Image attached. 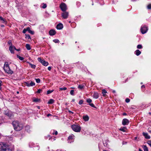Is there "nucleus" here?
Returning a JSON list of instances; mask_svg holds the SVG:
<instances>
[{
	"mask_svg": "<svg viewBox=\"0 0 151 151\" xmlns=\"http://www.w3.org/2000/svg\"><path fill=\"white\" fill-rule=\"evenodd\" d=\"M51 132H52V134H55L56 135H57L58 133L57 131H55L54 130H51Z\"/></svg>",
	"mask_w": 151,
	"mask_h": 151,
	"instance_id": "obj_25",
	"label": "nucleus"
},
{
	"mask_svg": "<svg viewBox=\"0 0 151 151\" xmlns=\"http://www.w3.org/2000/svg\"><path fill=\"white\" fill-rule=\"evenodd\" d=\"M83 103V101L82 100H80L79 102V104L81 105Z\"/></svg>",
	"mask_w": 151,
	"mask_h": 151,
	"instance_id": "obj_44",
	"label": "nucleus"
},
{
	"mask_svg": "<svg viewBox=\"0 0 151 151\" xmlns=\"http://www.w3.org/2000/svg\"><path fill=\"white\" fill-rule=\"evenodd\" d=\"M34 145V144L33 142H30L29 143V147H32L33 146V145Z\"/></svg>",
	"mask_w": 151,
	"mask_h": 151,
	"instance_id": "obj_32",
	"label": "nucleus"
},
{
	"mask_svg": "<svg viewBox=\"0 0 151 151\" xmlns=\"http://www.w3.org/2000/svg\"><path fill=\"white\" fill-rule=\"evenodd\" d=\"M46 6H46V4H44L43 5L42 7L43 8H44V9H45V8H46Z\"/></svg>",
	"mask_w": 151,
	"mask_h": 151,
	"instance_id": "obj_48",
	"label": "nucleus"
},
{
	"mask_svg": "<svg viewBox=\"0 0 151 151\" xmlns=\"http://www.w3.org/2000/svg\"><path fill=\"white\" fill-rule=\"evenodd\" d=\"M12 125L14 129L17 131L22 130L23 127V125L22 124L19 123L18 121H15L12 122Z\"/></svg>",
	"mask_w": 151,
	"mask_h": 151,
	"instance_id": "obj_1",
	"label": "nucleus"
},
{
	"mask_svg": "<svg viewBox=\"0 0 151 151\" xmlns=\"http://www.w3.org/2000/svg\"><path fill=\"white\" fill-rule=\"evenodd\" d=\"M37 60L38 61L40 62L43 65L47 66L48 64V62L40 58H38Z\"/></svg>",
	"mask_w": 151,
	"mask_h": 151,
	"instance_id": "obj_7",
	"label": "nucleus"
},
{
	"mask_svg": "<svg viewBox=\"0 0 151 151\" xmlns=\"http://www.w3.org/2000/svg\"><path fill=\"white\" fill-rule=\"evenodd\" d=\"M27 29H24L23 30V31H22V32H23V33H24V34L25 33H26V32L27 31Z\"/></svg>",
	"mask_w": 151,
	"mask_h": 151,
	"instance_id": "obj_43",
	"label": "nucleus"
},
{
	"mask_svg": "<svg viewBox=\"0 0 151 151\" xmlns=\"http://www.w3.org/2000/svg\"><path fill=\"white\" fill-rule=\"evenodd\" d=\"M93 96L94 98L97 99L99 97V94L97 92H94Z\"/></svg>",
	"mask_w": 151,
	"mask_h": 151,
	"instance_id": "obj_17",
	"label": "nucleus"
},
{
	"mask_svg": "<svg viewBox=\"0 0 151 151\" xmlns=\"http://www.w3.org/2000/svg\"><path fill=\"white\" fill-rule=\"evenodd\" d=\"M36 80V81L37 83H39L40 82V79L39 78H37V79H35Z\"/></svg>",
	"mask_w": 151,
	"mask_h": 151,
	"instance_id": "obj_38",
	"label": "nucleus"
},
{
	"mask_svg": "<svg viewBox=\"0 0 151 151\" xmlns=\"http://www.w3.org/2000/svg\"><path fill=\"white\" fill-rule=\"evenodd\" d=\"M4 114L9 118H11L13 116V113L10 111L6 110L4 111Z\"/></svg>",
	"mask_w": 151,
	"mask_h": 151,
	"instance_id": "obj_6",
	"label": "nucleus"
},
{
	"mask_svg": "<svg viewBox=\"0 0 151 151\" xmlns=\"http://www.w3.org/2000/svg\"><path fill=\"white\" fill-rule=\"evenodd\" d=\"M29 65L30 66V67L33 68H35L36 67V65H33L31 63H29Z\"/></svg>",
	"mask_w": 151,
	"mask_h": 151,
	"instance_id": "obj_29",
	"label": "nucleus"
},
{
	"mask_svg": "<svg viewBox=\"0 0 151 151\" xmlns=\"http://www.w3.org/2000/svg\"><path fill=\"white\" fill-rule=\"evenodd\" d=\"M83 119L85 121H87L89 120V117L87 115H85L83 116Z\"/></svg>",
	"mask_w": 151,
	"mask_h": 151,
	"instance_id": "obj_18",
	"label": "nucleus"
},
{
	"mask_svg": "<svg viewBox=\"0 0 151 151\" xmlns=\"http://www.w3.org/2000/svg\"><path fill=\"white\" fill-rule=\"evenodd\" d=\"M48 137H49V140L51 138L50 137V136L49 135H48L47 137H46L45 138L46 139H47L48 138Z\"/></svg>",
	"mask_w": 151,
	"mask_h": 151,
	"instance_id": "obj_50",
	"label": "nucleus"
},
{
	"mask_svg": "<svg viewBox=\"0 0 151 151\" xmlns=\"http://www.w3.org/2000/svg\"><path fill=\"white\" fill-rule=\"evenodd\" d=\"M27 31H28L29 32L31 33L32 34H33L34 33V32L32 31L30 29V28L29 27H28L27 28Z\"/></svg>",
	"mask_w": 151,
	"mask_h": 151,
	"instance_id": "obj_21",
	"label": "nucleus"
},
{
	"mask_svg": "<svg viewBox=\"0 0 151 151\" xmlns=\"http://www.w3.org/2000/svg\"><path fill=\"white\" fill-rule=\"evenodd\" d=\"M17 51H19V50H19V49H17Z\"/></svg>",
	"mask_w": 151,
	"mask_h": 151,
	"instance_id": "obj_63",
	"label": "nucleus"
},
{
	"mask_svg": "<svg viewBox=\"0 0 151 151\" xmlns=\"http://www.w3.org/2000/svg\"><path fill=\"white\" fill-rule=\"evenodd\" d=\"M147 8L148 9H151V4H149L147 6Z\"/></svg>",
	"mask_w": 151,
	"mask_h": 151,
	"instance_id": "obj_40",
	"label": "nucleus"
},
{
	"mask_svg": "<svg viewBox=\"0 0 151 151\" xmlns=\"http://www.w3.org/2000/svg\"><path fill=\"white\" fill-rule=\"evenodd\" d=\"M30 129V126H27L25 127V129L27 132H30V130H29Z\"/></svg>",
	"mask_w": 151,
	"mask_h": 151,
	"instance_id": "obj_22",
	"label": "nucleus"
},
{
	"mask_svg": "<svg viewBox=\"0 0 151 151\" xmlns=\"http://www.w3.org/2000/svg\"><path fill=\"white\" fill-rule=\"evenodd\" d=\"M0 20L4 21V19L2 17L0 16Z\"/></svg>",
	"mask_w": 151,
	"mask_h": 151,
	"instance_id": "obj_49",
	"label": "nucleus"
},
{
	"mask_svg": "<svg viewBox=\"0 0 151 151\" xmlns=\"http://www.w3.org/2000/svg\"><path fill=\"white\" fill-rule=\"evenodd\" d=\"M4 70L5 72L8 74H12L13 73V71L11 70L9 66L8 63L6 62L4 65Z\"/></svg>",
	"mask_w": 151,
	"mask_h": 151,
	"instance_id": "obj_3",
	"label": "nucleus"
},
{
	"mask_svg": "<svg viewBox=\"0 0 151 151\" xmlns=\"http://www.w3.org/2000/svg\"><path fill=\"white\" fill-rule=\"evenodd\" d=\"M107 93V91L104 89H103L102 90V93L103 94L104 96H105V94Z\"/></svg>",
	"mask_w": 151,
	"mask_h": 151,
	"instance_id": "obj_26",
	"label": "nucleus"
},
{
	"mask_svg": "<svg viewBox=\"0 0 151 151\" xmlns=\"http://www.w3.org/2000/svg\"><path fill=\"white\" fill-rule=\"evenodd\" d=\"M26 47L28 50H30L31 49L30 45L29 44H26Z\"/></svg>",
	"mask_w": 151,
	"mask_h": 151,
	"instance_id": "obj_24",
	"label": "nucleus"
},
{
	"mask_svg": "<svg viewBox=\"0 0 151 151\" xmlns=\"http://www.w3.org/2000/svg\"><path fill=\"white\" fill-rule=\"evenodd\" d=\"M112 92L114 93H116V91H115L114 90L112 91Z\"/></svg>",
	"mask_w": 151,
	"mask_h": 151,
	"instance_id": "obj_57",
	"label": "nucleus"
},
{
	"mask_svg": "<svg viewBox=\"0 0 151 151\" xmlns=\"http://www.w3.org/2000/svg\"><path fill=\"white\" fill-rule=\"evenodd\" d=\"M148 30V29L146 26H142L141 27L140 30L142 34H144L146 33Z\"/></svg>",
	"mask_w": 151,
	"mask_h": 151,
	"instance_id": "obj_5",
	"label": "nucleus"
},
{
	"mask_svg": "<svg viewBox=\"0 0 151 151\" xmlns=\"http://www.w3.org/2000/svg\"><path fill=\"white\" fill-rule=\"evenodd\" d=\"M63 27V25L61 23H59L56 26V28L58 29H61Z\"/></svg>",
	"mask_w": 151,
	"mask_h": 151,
	"instance_id": "obj_13",
	"label": "nucleus"
},
{
	"mask_svg": "<svg viewBox=\"0 0 151 151\" xmlns=\"http://www.w3.org/2000/svg\"><path fill=\"white\" fill-rule=\"evenodd\" d=\"M8 43L9 45H12V42L11 40H9L8 42Z\"/></svg>",
	"mask_w": 151,
	"mask_h": 151,
	"instance_id": "obj_46",
	"label": "nucleus"
},
{
	"mask_svg": "<svg viewBox=\"0 0 151 151\" xmlns=\"http://www.w3.org/2000/svg\"><path fill=\"white\" fill-rule=\"evenodd\" d=\"M125 101L127 103H128L130 101V99H129L127 98L126 99Z\"/></svg>",
	"mask_w": 151,
	"mask_h": 151,
	"instance_id": "obj_47",
	"label": "nucleus"
},
{
	"mask_svg": "<svg viewBox=\"0 0 151 151\" xmlns=\"http://www.w3.org/2000/svg\"><path fill=\"white\" fill-rule=\"evenodd\" d=\"M25 85L28 87L32 86L35 85V83L34 82L32 81H28L25 82Z\"/></svg>",
	"mask_w": 151,
	"mask_h": 151,
	"instance_id": "obj_9",
	"label": "nucleus"
},
{
	"mask_svg": "<svg viewBox=\"0 0 151 151\" xmlns=\"http://www.w3.org/2000/svg\"><path fill=\"white\" fill-rule=\"evenodd\" d=\"M75 101V100L74 99H73L72 100V101L74 102Z\"/></svg>",
	"mask_w": 151,
	"mask_h": 151,
	"instance_id": "obj_60",
	"label": "nucleus"
},
{
	"mask_svg": "<svg viewBox=\"0 0 151 151\" xmlns=\"http://www.w3.org/2000/svg\"><path fill=\"white\" fill-rule=\"evenodd\" d=\"M143 149L144 151H148L147 147L145 145L143 146Z\"/></svg>",
	"mask_w": 151,
	"mask_h": 151,
	"instance_id": "obj_28",
	"label": "nucleus"
},
{
	"mask_svg": "<svg viewBox=\"0 0 151 151\" xmlns=\"http://www.w3.org/2000/svg\"><path fill=\"white\" fill-rule=\"evenodd\" d=\"M60 7L62 11L65 12L67 9V7L66 5L64 3H62L61 4Z\"/></svg>",
	"mask_w": 151,
	"mask_h": 151,
	"instance_id": "obj_8",
	"label": "nucleus"
},
{
	"mask_svg": "<svg viewBox=\"0 0 151 151\" xmlns=\"http://www.w3.org/2000/svg\"><path fill=\"white\" fill-rule=\"evenodd\" d=\"M86 101L90 104L92 102V100L90 99H87Z\"/></svg>",
	"mask_w": 151,
	"mask_h": 151,
	"instance_id": "obj_35",
	"label": "nucleus"
},
{
	"mask_svg": "<svg viewBox=\"0 0 151 151\" xmlns=\"http://www.w3.org/2000/svg\"><path fill=\"white\" fill-rule=\"evenodd\" d=\"M60 91L65 90L67 89L66 87L61 88H59Z\"/></svg>",
	"mask_w": 151,
	"mask_h": 151,
	"instance_id": "obj_34",
	"label": "nucleus"
},
{
	"mask_svg": "<svg viewBox=\"0 0 151 151\" xmlns=\"http://www.w3.org/2000/svg\"><path fill=\"white\" fill-rule=\"evenodd\" d=\"M56 33V32L54 30L51 29L49 32V35L51 36L54 35Z\"/></svg>",
	"mask_w": 151,
	"mask_h": 151,
	"instance_id": "obj_15",
	"label": "nucleus"
},
{
	"mask_svg": "<svg viewBox=\"0 0 151 151\" xmlns=\"http://www.w3.org/2000/svg\"><path fill=\"white\" fill-rule=\"evenodd\" d=\"M42 91V90L40 89H39L37 91V93H40Z\"/></svg>",
	"mask_w": 151,
	"mask_h": 151,
	"instance_id": "obj_45",
	"label": "nucleus"
},
{
	"mask_svg": "<svg viewBox=\"0 0 151 151\" xmlns=\"http://www.w3.org/2000/svg\"><path fill=\"white\" fill-rule=\"evenodd\" d=\"M53 91H54V90H48L47 91V94H49L50 93H51L52 92H53Z\"/></svg>",
	"mask_w": 151,
	"mask_h": 151,
	"instance_id": "obj_37",
	"label": "nucleus"
},
{
	"mask_svg": "<svg viewBox=\"0 0 151 151\" xmlns=\"http://www.w3.org/2000/svg\"><path fill=\"white\" fill-rule=\"evenodd\" d=\"M84 87V86L81 85H78V88L81 89H83Z\"/></svg>",
	"mask_w": 151,
	"mask_h": 151,
	"instance_id": "obj_31",
	"label": "nucleus"
},
{
	"mask_svg": "<svg viewBox=\"0 0 151 151\" xmlns=\"http://www.w3.org/2000/svg\"><path fill=\"white\" fill-rule=\"evenodd\" d=\"M51 69V67L50 66H49V67H48V70H50Z\"/></svg>",
	"mask_w": 151,
	"mask_h": 151,
	"instance_id": "obj_51",
	"label": "nucleus"
},
{
	"mask_svg": "<svg viewBox=\"0 0 151 151\" xmlns=\"http://www.w3.org/2000/svg\"><path fill=\"white\" fill-rule=\"evenodd\" d=\"M145 87V86L144 85H142L141 86V88H144Z\"/></svg>",
	"mask_w": 151,
	"mask_h": 151,
	"instance_id": "obj_54",
	"label": "nucleus"
},
{
	"mask_svg": "<svg viewBox=\"0 0 151 151\" xmlns=\"http://www.w3.org/2000/svg\"><path fill=\"white\" fill-rule=\"evenodd\" d=\"M137 137H134V139L135 140H137Z\"/></svg>",
	"mask_w": 151,
	"mask_h": 151,
	"instance_id": "obj_53",
	"label": "nucleus"
},
{
	"mask_svg": "<svg viewBox=\"0 0 151 151\" xmlns=\"http://www.w3.org/2000/svg\"><path fill=\"white\" fill-rule=\"evenodd\" d=\"M139 151H143L141 149H139Z\"/></svg>",
	"mask_w": 151,
	"mask_h": 151,
	"instance_id": "obj_62",
	"label": "nucleus"
},
{
	"mask_svg": "<svg viewBox=\"0 0 151 151\" xmlns=\"http://www.w3.org/2000/svg\"><path fill=\"white\" fill-rule=\"evenodd\" d=\"M39 100L37 98H35L33 99V101L37 102L39 101Z\"/></svg>",
	"mask_w": 151,
	"mask_h": 151,
	"instance_id": "obj_39",
	"label": "nucleus"
},
{
	"mask_svg": "<svg viewBox=\"0 0 151 151\" xmlns=\"http://www.w3.org/2000/svg\"><path fill=\"white\" fill-rule=\"evenodd\" d=\"M17 58H19L20 60H24V58L23 57H20L19 56H17Z\"/></svg>",
	"mask_w": 151,
	"mask_h": 151,
	"instance_id": "obj_36",
	"label": "nucleus"
},
{
	"mask_svg": "<svg viewBox=\"0 0 151 151\" xmlns=\"http://www.w3.org/2000/svg\"><path fill=\"white\" fill-rule=\"evenodd\" d=\"M135 53L138 56L141 53V52L139 50H137L135 51Z\"/></svg>",
	"mask_w": 151,
	"mask_h": 151,
	"instance_id": "obj_19",
	"label": "nucleus"
},
{
	"mask_svg": "<svg viewBox=\"0 0 151 151\" xmlns=\"http://www.w3.org/2000/svg\"><path fill=\"white\" fill-rule=\"evenodd\" d=\"M68 16V13L67 12H65L62 14V16L64 19H67Z\"/></svg>",
	"mask_w": 151,
	"mask_h": 151,
	"instance_id": "obj_12",
	"label": "nucleus"
},
{
	"mask_svg": "<svg viewBox=\"0 0 151 151\" xmlns=\"http://www.w3.org/2000/svg\"><path fill=\"white\" fill-rule=\"evenodd\" d=\"M37 147H38L37 150H39V149H40V147H39V145H37Z\"/></svg>",
	"mask_w": 151,
	"mask_h": 151,
	"instance_id": "obj_55",
	"label": "nucleus"
},
{
	"mask_svg": "<svg viewBox=\"0 0 151 151\" xmlns=\"http://www.w3.org/2000/svg\"><path fill=\"white\" fill-rule=\"evenodd\" d=\"M25 38L26 39H31L30 36L29 35L25 34Z\"/></svg>",
	"mask_w": 151,
	"mask_h": 151,
	"instance_id": "obj_27",
	"label": "nucleus"
},
{
	"mask_svg": "<svg viewBox=\"0 0 151 151\" xmlns=\"http://www.w3.org/2000/svg\"><path fill=\"white\" fill-rule=\"evenodd\" d=\"M120 130L123 132H125L127 129L125 127H121L120 129Z\"/></svg>",
	"mask_w": 151,
	"mask_h": 151,
	"instance_id": "obj_20",
	"label": "nucleus"
},
{
	"mask_svg": "<svg viewBox=\"0 0 151 151\" xmlns=\"http://www.w3.org/2000/svg\"><path fill=\"white\" fill-rule=\"evenodd\" d=\"M89 105H90L91 106L94 108H96V107L95 106L94 104L93 103H90L89 104Z\"/></svg>",
	"mask_w": 151,
	"mask_h": 151,
	"instance_id": "obj_41",
	"label": "nucleus"
},
{
	"mask_svg": "<svg viewBox=\"0 0 151 151\" xmlns=\"http://www.w3.org/2000/svg\"><path fill=\"white\" fill-rule=\"evenodd\" d=\"M17 93H19V91H17Z\"/></svg>",
	"mask_w": 151,
	"mask_h": 151,
	"instance_id": "obj_64",
	"label": "nucleus"
},
{
	"mask_svg": "<svg viewBox=\"0 0 151 151\" xmlns=\"http://www.w3.org/2000/svg\"><path fill=\"white\" fill-rule=\"evenodd\" d=\"M2 86V84H0V90H1V86Z\"/></svg>",
	"mask_w": 151,
	"mask_h": 151,
	"instance_id": "obj_56",
	"label": "nucleus"
},
{
	"mask_svg": "<svg viewBox=\"0 0 151 151\" xmlns=\"http://www.w3.org/2000/svg\"><path fill=\"white\" fill-rule=\"evenodd\" d=\"M74 91L73 90H71L70 91V94L72 95H74Z\"/></svg>",
	"mask_w": 151,
	"mask_h": 151,
	"instance_id": "obj_42",
	"label": "nucleus"
},
{
	"mask_svg": "<svg viewBox=\"0 0 151 151\" xmlns=\"http://www.w3.org/2000/svg\"><path fill=\"white\" fill-rule=\"evenodd\" d=\"M143 135L145 137V138L146 139H150V136L148 135L147 133L143 132Z\"/></svg>",
	"mask_w": 151,
	"mask_h": 151,
	"instance_id": "obj_14",
	"label": "nucleus"
},
{
	"mask_svg": "<svg viewBox=\"0 0 151 151\" xmlns=\"http://www.w3.org/2000/svg\"><path fill=\"white\" fill-rule=\"evenodd\" d=\"M71 127L73 130L75 132H79L81 131V127L78 125H73L71 126Z\"/></svg>",
	"mask_w": 151,
	"mask_h": 151,
	"instance_id": "obj_4",
	"label": "nucleus"
},
{
	"mask_svg": "<svg viewBox=\"0 0 151 151\" xmlns=\"http://www.w3.org/2000/svg\"><path fill=\"white\" fill-rule=\"evenodd\" d=\"M54 100L52 99H50L48 101V103L49 104H52L54 103Z\"/></svg>",
	"mask_w": 151,
	"mask_h": 151,
	"instance_id": "obj_23",
	"label": "nucleus"
},
{
	"mask_svg": "<svg viewBox=\"0 0 151 151\" xmlns=\"http://www.w3.org/2000/svg\"><path fill=\"white\" fill-rule=\"evenodd\" d=\"M0 151H12L9 146L3 142H0Z\"/></svg>",
	"mask_w": 151,
	"mask_h": 151,
	"instance_id": "obj_2",
	"label": "nucleus"
},
{
	"mask_svg": "<svg viewBox=\"0 0 151 151\" xmlns=\"http://www.w3.org/2000/svg\"><path fill=\"white\" fill-rule=\"evenodd\" d=\"M68 112H69V113H71L72 114H73V112H72V111H70V110H69L68 111Z\"/></svg>",
	"mask_w": 151,
	"mask_h": 151,
	"instance_id": "obj_52",
	"label": "nucleus"
},
{
	"mask_svg": "<svg viewBox=\"0 0 151 151\" xmlns=\"http://www.w3.org/2000/svg\"><path fill=\"white\" fill-rule=\"evenodd\" d=\"M14 49L15 50H17V49L16 47L14 46Z\"/></svg>",
	"mask_w": 151,
	"mask_h": 151,
	"instance_id": "obj_58",
	"label": "nucleus"
},
{
	"mask_svg": "<svg viewBox=\"0 0 151 151\" xmlns=\"http://www.w3.org/2000/svg\"><path fill=\"white\" fill-rule=\"evenodd\" d=\"M73 137H74V136L73 135H70L68 137V143H71L73 142Z\"/></svg>",
	"mask_w": 151,
	"mask_h": 151,
	"instance_id": "obj_11",
	"label": "nucleus"
},
{
	"mask_svg": "<svg viewBox=\"0 0 151 151\" xmlns=\"http://www.w3.org/2000/svg\"><path fill=\"white\" fill-rule=\"evenodd\" d=\"M123 115H126V113H124L123 114Z\"/></svg>",
	"mask_w": 151,
	"mask_h": 151,
	"instance_id": "obj_59",
	"label": "nucleus"
},
{
	"mask_svg": "<svg viewBox=\"0 0 151 151\" xmlns=\"http://www.w3.org/2000/svg\"><path fill=\"white\" fill-rule=\"evenodd\" d=\"M2 81H0V84H1Z\"/></svg>",
	"mask_w": 151,
	"mask_h": 151,
	"instance_id": "obj_61",
	"label": "nucleus"
},
{
	"mask_svg": "<svg viewBox=\"0 0 151 151\" xmlns=\"http://www.w3.org/2000/svg\"><path fill=\"white\" fill-rule=\"evenodd\" d=\"M9 50H10L11 52L12 53H14V46L11 45L9 47Z\"/></svg>",
	"mask_w": 151,
	"mask_h": 151,
	"instance_id": "obj_16",
	"label": "nucleus"
},
{
	"mask_svg": "<svg viewBox=\"0 0 151 151\" xmlns=\"http://www.w3.org/2000/svg\"><path fill=\"white\" fill-rule=\"evenodd\" d=\"M53 41L55 43H59L60 42L59 40L57 39L54 40Z\"/></svg>",
	"mask_w": 151,
	"mask_h": 151,
	"instance_id": "obj_30",
	"label": "nucleus"
},
{
	"mask_svg": "<svg viewBox=\"0 0 151 151\" xmlns=\"http://www.w3.org/2000/svg\"><path fill=\"white\" fill-rule=\"evenodd\" d=\"M137 48L139 49H141L142 48V46L141 45H138L137 46Z\"/></svg>",
	"mask_w": 151,
	"mask_h": 151,
	"instance_id": "obj_33",
	"label": "nucleus"
},
{
	"mask_svg": "<svg viewBox=\"0 0 151 151\" xmlns=\"http://www.w3.org/2000/svg\"><path fill=\"white\" fill-rule=\"evenodd\" d=\"M129 121L127 119H124L122 121V124L123 125H127L129 124Z\"/></svg>",
	"mask_w": 151,
	"mask_h": 151,
	"instance_id": "obj_10",
	"label": "nucleus"
}]
</instances>
